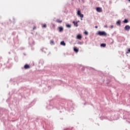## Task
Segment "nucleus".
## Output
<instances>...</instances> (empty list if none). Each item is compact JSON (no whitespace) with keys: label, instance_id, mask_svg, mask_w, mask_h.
<instances>
[{"label":"nucleus","instance_id":"1","mask_svg":"<svg viewBox=\"0 0 130 130\" xmlns=\"http://www.w3.org/2000/svg\"><path fill=\"white\" fill-rule=\"evenodd\" d=\"M98 35L100 36H106V35H107V34H106L105 31H99L98 32Z\"/></svg>","mask_w":130,"mask_h":130},{"label":"nucleus","instance_id":"2","mask_svg":"<svg viewBox=\"0 0 130 130\" xmlns=\"http://www.w3.org/2000/svg\"><path fill=\"white\" fill-rule=\"evenodd\" d=\"M77 15L79 16V17H80V18H84V14L81 13V11L80 10L77 11Z\"/></svg>","mask_w":130,"mask_h":130},{"label":"nucleus","instance_id":"3","mask_svg":"<svg viewBox=\"0 0 130 130\" xmlns=\"http://www.w3.org/2000/svg\"><path fill=\"white\" fill-rule=\"evenodd\" d=\"M124 30H125L126 31H129L130 26L129 25H126L124 27Z\"/></svg>","mask_w":130,"mask_h":130},{"label":"nucleus","instance_id":"4","mask_svg":"<svg viewBox=\"0 0 130 130\" xmlns=\"http://www.w3.org/2000/svg\"><path fill=\"white\" fill-rule=\"evenodd\" d=\"M82 35L79 34L77 36L76 38L77 39H79V40H81L82 39Z\"/></svg>","mask_w":130,"mask_h":130},{"label":"nucleus","instance_id":"5","mask_svg":"<svg viewBox=\"0 0 130 130\" xmlns=\"http://www.w3.org/2000/svg\"><path fill=\"white\" fill-rule=\"evenodd\" d=\"M96 11L98 12V13H101L102 12V9L100 7L96 8Z\"/></svg>","mask_w":130,"mask_h":130},{"label":"nucleus","instance_id":"6","mask_svg":"<svg viewBox=\"0 0 130 130\" xmlns=\"http://www.w3.org/2000/svg\"><path fill=\"white\" fill-rule=\"evenodd\" d=\"M59 32H62L63 31V27L62 26H60L58 27Z\"/></svg>","mask_w":130,"mask_h":130},{"label":"nucleus","instance_id":"7","mask_svg":"<svg viewBox=\"0 0 130 130\" xmlns=\"http://www.w3.org/2000/svg\"><path fill=\"white\" fill-rule=\"evenodd\" d=\"M24 68L25 70H27V69H30V66H29L28 64H25Z\"/></svg>","mask_w":130,"mask_h":130},{"label":"nucleus","instance_id":"8","mask_svg":"<svg viewBox=\"0 0 130 130\" xmlns=\"http://www.w3.org/2000/svg\"><path fill=\"white\" fill-rule=\"evenodd\" d=\"M117 25H118V26H120L121 24V21L120 20H118L116 22Z\"/></svg>","mask_w":130,"mask_h":130},{"label":"nucleus","instance_id":"9","mask_svg":"<svg viewBox=\"0 0 130 130\" xmlns=\"http://www.w3.org/2000/svg\"><path fill=\"white\" fill-rule=\"evenodd\" d=\"M73 23L74 24V26H75L76 27H78V26H79V25L78 24V22L73 21Z\"/></svg>","mask_w":130,"mask_h":130},{"label":"nucleus","instance_id":"10","mask_svg":"<svg viewBox=\"0 0 130 130\" xmlns=\"http://www.w3.org/2000/svg\"><path fill=\"white\" fill-rule=\"evenodd\" d=\"M61 45H62L63 46H66V43H64V41H62L60 42Z\"/></svg>","mask_w":130,"mask_h":130},{"label":"nucleus","instance_id":"11","mask_svg":"<svg viewBox=\"0 0 130 130\" xmlns=\"http://www.w3.org/2000/svg\"><path fill=\"white\" fill-rule=\"evenodd\" d=\"M74 50L75 52H78L79 51V49H78L77 48H74Z\"/></svg>","mask_w":130,"mask_h":130},{"label":"nucleus","instance_id":"12","mask_svg":"<svg viewBox=\"0 0 130 130\" xmlns=\"http://www.w3.org/2000/svg\"><path fill=\"white\" fill-rule=\"evenodd\" d=\"M101 47H105V46H106V44H101Z\"/></svg>","mask_w":130,"mask_h":130},{"label":"nucleus","instance_id":"13","mask_svg":"<svg viewBox=\"0 0 130 130\" xmlns=\"http://www.w3.org/2000/svg\"><path fill=\"white\" fill-rule=\"evenodd\" d=\"M56 22H57V23H61V22H62V20H59V19H57V20H56Z\"/></svg>","mask_w":130,"mask_h":130},{"label":"nucleus","instance_id":"14","mask_svg":"<svg viewBox=\"0 0 130 130\" xmlns=\"http://www.w3.org/2000/svg\"><path fill=\"white\" fill-rule=\"evenodd\" d=\"M123 23H128V20L127 19H124V20L123 21Z\"/></svg>","mask_w":130,"mask_h":130},{"label":"nucleus","instance_id":"15","mask_svg":"<svg viewBox=\"0 0 130 130\" xmlns=\"http://www.w3.org/2000/svg\"><path fill=\"white\" fill-rule=\"evenodd\" d=\"M66 26L67 27V28H71L72 27V25H71V24H67Z\"/></svg>","mask_w":130,"mask_h":130},{"label":"nucleus","instance_id":"16","mask_svg":"<svg viewBox=\"0 0 130 130\" xmlns=\"http://www.w3.org/2000/svg\"><path fill=\"white\" fill-rule=\"evenodd\" d=\"M43 28H46V24H44L42 25Z\"/></svg>","mask_w":130,"mask_h":130},{"label":"nucleus","instance_id":"17","mask_svg":"<svg viewBox=\"0 0 130 130\" xmlns=\"http://www.w3.org/2000/svg\"><path fill=\"white\" fill-rule=\"evenodd\" d=\"M84 34H85V35H88V31H84Z\"/></svg>","mask_w":130,"mask_h":130},{"label":"nucleus","instance_id":"18","mask_svg":"<svg viewBox=\"0 0 130 130\" xmlns=\"http://www.w3.org/2000/svg\"><path fill=\"white\" fill-rule=\"evenodd\" d=\"M130 53V49H128L127 51L126 52V53Z\"/></svg>","mask_w":130,"mask_h":130},{"label":"nucleus","instance_id":"19","mask_svg":"<svg viewBox=\"0 0 130 130\" xmlns=\"http://www.w3.org/2000/svg\"><path fill=\"white\" fill-rule=\"evenodd\" d=\"M42 50L43 51H45V50H46V48H43V49H42Z\"/></svg>","mask_w":130,"mask_h":130},{"label":"nucleus","instance_id":"20","mask_svg":"<svg viewBox=\"0 0 130 130\" xmlns=\"http://www.w3.org/2000/svg\"><path fill=\"white\" fill-rule=\"evenodd\" d=\"M110 28H111V29H113V25H111L110 26Z\"/></svg>","mask_w":130,"mask_h":130},{"label":"nucleus","instance_id":"21","mask_svg":"<svg viewBox=\"0 0 130 130\" xmlns=\"http://www.w3.org/2000/svg\"><path fill=\"white\" fill-rule=\"evenodd\" d=\"M107 24H106L104 25V28H107Z\"/></svg>","mask_w":130,"mask_h":130},{"label":"nucleus","instance_id":"22","mask_svg":"<svg viewBox=\"0 0 130 130\" xmlns=\"http://www.w3.org/2000/svg\"><path fill=\"white\" fill-rule=\"evenodd\" d=\"M51 43L53 44V43H54V42L53 41H51Z\"/></svg>","mask_w":130,"mask_h":130},{"label":"nucleus","instance_id":"23","mask_svg":"<svg viewBox=\"0 0 130 130\" xmlns=\"http://www.w3.org/2000/svg\"><path fill=\"white\" fill-rule=\"evenodd\" d=\"M78 44H83V43H82L81 42H79Z\"/></svg>","mask_w":130,"mask_h":130},{"label":"nucleus","instance_id":"24","mask_svg":"<svg viewBox=\"0 0 130 130\" xmlns=\"http://www.w3.org/2000/svg\"><path fill=\"white\" fill-rule=\"evenodd\" d=\"M95 29H97V28H98V26H95Z\"/></svg>","mask_w":130,"mask_h":130},{"label":"nucleus","instance_id":"25","mask_svg":"<svg viewBox=\"0 0 130 130\" xmlns=\"http://www.w3.org/2000/svg\"><path fill=\"white\" fill-rule=\"evenodd\" d=\"M33 29H34V30H35V29H36V27H34L33 28Z\"/></svg>","mask_w":130,"mask_h":130},{"label":"nucleus","instance_id":"26","mask_svg":"<svg viewBox=\"0 0 130 130\" xmlns=\"http://www.w3.org/2000/svg\"><path fill=\"white\" fill-rule=\"evenodd\" d=\"M81 21H83V18H81Z\"/></svg>","mask_w":130,"mask_h":130},{"label":"nucleus","instance_id":"27","mask_svg":"<svg viewBox=\"0 0 130 130\" xmlns=\"http://www.w3.org/2000/svg\"><path fill=\"white\" fill-rule=\"evenodd\" d=\"M77 22H78V23H79V22H80V21H78Z\"/></svg>","mask_w":130,"mask_h":130},{"label":"nucleus","instance_id":"28","mask_svg":"<svg viewBox=\"0 0 130 130\" xmlns=\"http://www.w3.org/2000/svg\"><path fill=\"white\" fill-rule=\"evenodd\" d=\"M129 2H130V0H128Z\"/></svg>","mask_w":130,"mask_h":130}]
</instances>
